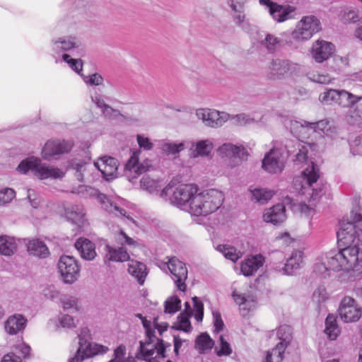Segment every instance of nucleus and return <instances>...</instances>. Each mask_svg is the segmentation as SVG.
I'll list each match as a JSON object with an SVG mask.
<instances>
[{
    "instance_id": "f257e3e1",
    "label": "nucleus",
    "mask_w": 362,
    "mask_h": 362,
    "mask_svg": "<svg viewBox=\"0 0 362 362\" xmlns=\"http://www.w3.org/2000/svg\"><path fill=\"white\" fill-rule=\"evenodd\" d=\"M223 199V193L215 189L197 192L189 206V212L194 216H206L216 211Z\"/></svg>"
},
{
    "instance_id": "f03ea898",
    "label": "nucleus",
    "mask_w": 362,
    "mask_h": 362,
    "mask_svg": "<svg viewBox=\"0 0 362 362\" xmlns=\"http://www.w3.org/2000/svg\"><path fill=\"white\" fill-rule=\"evenodd\" d=\"M319 178V169L316 165L312 163L303 172L300 177L294 179L293 185L299 193L302 194H308L310 197L315 200L323 194V190L327 189L325 185L322 188H314L313 184L316 183Z\"/></svg>"
},
{
    "instance_id": "7ed1b4c3",
    "label": "nucleus",
    "mask_w": 362,
    "mask_h": 362,
    "mask_svg": "<svg viewBox=\"0 0 362 362\" xmlns=\"http://www.w3.org/2000/svg\"><path fill=\"white\" fill-rule=\"evenodd\" d=\"M16 170L23 174L31 170L40 180L62 178L64 176V173L61 169L42 163L40 159L34 156L23 160Z\"/></svg>"
},
{
    "instance_id": "20e7f679",
    "label": "nucleus",
    "mask_w": 362,
    "mask_h": 362,
    "mask_svg": "<svg viewBox=\"0 0 362 362\" xmlns=\"http://www.w3.org/2000/svg\"><path fill=\"white\" fill-rule=\"evenodd\" d=\"M170 346V343H165L163 339L156 336L155 331L147 329L145 341L139 342V349L136 354V358L147 361L153 356L155 352L157 354L156 356L165 358V350Z\"/></svg>"
},
{
    "instance_id": "39448f33",
    "label": "nucleus",
    "mask_w": 362,
    "mask_h": 362,
    "mask_svg": "<svg viewBox=\"0 0 362 362\" xmlns=\"http://www.w3.org/2000/svg\"><path fill=\"white\" fill-rule=\"evenodd\" d=\"M168 261H158L157 266L164 272L170 273L177 288L182 292L187 289L188 271L184 262L176 257H166Z\"/></svg>"
},
{
    "instance_id": "423d86ee",
    "label": "nucleus",
    "mask_w": 362,
    "mask_h": 362,
    "mask_svg": "<svg viewBox=\"0 0 362 362\" xmlns=\"http://www.w3.org/2000/svg\"><path fill=\"white\" fill-rule=\"evenodd\" d=\"M339 230L337 233V238L345 245L354 243L362 232V215L354 211H351L349 218L342 219L339 222Z\"/></svg>"
},
{
    "instance_id": "0eeeda50",
    "label": "nucleus",
    "mask_w": 362,
    "mask_h": 362,
    "mask_svg": "<svg viewBox=\"0 0 362 362\" xmlns=\"http://www.w3.org/2000/svg\"><path fill=\"white\" fill-rule=\"evenodd\" d=\"M89 330L87 327L81 330L78 335L79 346L74 356L69 359V362H81L85 358L96 355H102L107 352L109 350L107 346L89 342Z\"/></svg>"
},
{
    "instance_id": "6e6552de",
    "label": "nucleus",
    "mask_w": 362,
    "mask_h": 362,
    "mask_svg": "<svg viewBox=\"0 0 362 362\" xmlns=\"http://www.w3.org/2000/svg\"><path fill=\"white\" fill-rule=\"evenodd\" d=\"M298 64L282 59H272L267 66V76L270 80H281L298 71Z\"/></svg>"
},
{
    "instance_id": "1a4fd4ad",
    "label": "nucleus",
    "mask_w": 362,
    "mask_h": 362,
    "mask_svg": "<svg viewBox=\"0 0 362 362\" xmlns=\"http://www.w3.org/2000/svg\"><path fill=\"white\" fill-rule=\"evenodd\" d=\"M321 30L320 20L315 16H307L297 23L291 36L296 40H308Z\"/></svg>"
},
{
    "instance_id": "9d476101",
    "label": "nucleus",
    "mask_w": 362,
    "mask_h": 362,
    "mask_svg": "<svg viewBox=\"0 0 362 362\" xmlns=\"http://www.w3.org/2000/svg\"><path fill=\"white\" fill-rule=\"evenodd\" d=\"M218 151L222 158L228 160V165L231 168L240 165L243 161L247 160L249 156L243 146L235 145L231 143L223 144Z\"/></svg>"
},
{
    "instance_id": "9b49d317",
    "label": "nucleus",
    "mask_w": 362,
    "mask_h": 362,
    "mask_svg": "<svg viewBox=\"0 0 362 362\" xmlns=\"http://www.w3.org/2000/svg\"><path fill=\"white\" fill-rule=\"evenodd\" d=\"M354 94L345 90L326 88L319 95L320 102L325 105L337 104L342 107H348L349 104L354 101Z\"/></svg>"
},
{
    "instance_id": "f8f14e48",
    "label": "nucleus",
    "mask_w": 362,
    "mask_h": 362,
    "mask_svg": "<svg viewBox=\"0 0 362 362\" xmlns=\"http://www.w3.org/2000/svg\"><path fill=\"white\" fill-rule=\"evenodd\" d=\"M198 187L194 184H181L175 190H171L173 195L170 197L172 204L178 207H189L192 197L197 192Z\"/></svg>"
},
{
    "instance_id": "ddd939ff",
    "label": "nucleus",
    "mask_w": 362,
    "mask_h": 362,
    "mask_svg": "<svg viewBox=\"0 0 362 362\" xmlns=\"http://www.w3.org/2000/svg\"><path fill=\"white\" fill-rule=\"evenodd\" d=\"M58 269L64 281L66 284H72L79 276V266L77 261L71 256L64 255L58 262Z\"/></svg>"
},
{
    "instance_id": "4468645a",
    "label": "nucleus",
    "mask_w": 362,
    "mask_h": 362,
    "mask_svg": "<svg viewBox=\"0 0 362 362\" xmlns=\"http://www.w3.org/2000/svg\"><path fill=\"white\" fill-rule=\"evenodd\" d=\"M285 157L281 149L272 148L267 153L262 160V168L271 174L281 173L284 168Z\"/></svg>"
},
{
    "instance_id": "2eb2a0df",
    "label": "nucleus",
    "mask_w": 362,
    "mask_h": 362,
    "mask_svg": "<svg viewBox=\"0 0 362 362\" xmlns=\"http://www.w3.org/2000/svg\"><path fill=\"white\" fill-rule=\"evenodd\" d=\"M259 4L269 9V14L276 22L281 23L294 18L296 7L293 6L279 5L271 0H259Z\"/></svg>"
},
{
    "instance_id": "dca6fc26",
    "label": "nucleus",
    "mask_w": 362,
    "mask_h": 362,
    "mask_svg": "<svg viewBox=\"0 0 362 362\" xmlns=\"http://www.w3.org/2000/svg\"><path fill=\"white\" fill-rule=\"evenodd\" d=\"M361 308L358 307L354 298L345 296L341 301L339 308V315L344 322L358 321L361 316Z\"/></svg>"
},
{
    "instance_id": "f3484780",
    "label": "nucleus",
    "mask_w": 362,
    "mask_h": 362,
    "mask_svg": "<svg viewBox=\"0 0 362 362\" xmlns=\"http://www.w3.org/2000/svg\"><path fill=\"white\" fill-rule=\"evenodd\" d=\"M196 115L199 119L203 121L206 126L215 128L222 126L229 117L224 112L204 108L197 110Z\"/></svg>"
},
{
    "instance_id": "a211bd4d",
    "label": "nucleus",
    "mask_w": 362,
    "mask_h": 362,
    "mask_svg": "<svg viewBox=\"0 0 362 362\" xmlns=\"http://www.w3.org/2000/svg\"><path fill=\"white\" fill-rule=\"evenodd\" d=\"M118 160L110 156H103L96 162H94L93 167L97 168L106 180L116 178L118 173Z\"/></svg>"
},
{
    "instance_id": "6ab92c4d",
    "label": "nucleus",
    "mask_w": 362,
    "mask_h": 362,
    "mask_svg": "<svg viewBox=\"0 0 362 362\" xmlns=\"http://www.w3.org/2000/svg\"><path fill=\"white\" fill-rule=\"evenodd\" d=\"M152 168L151 160H146L142 163H139L138 158L134 155L124 165V175L130 182H132L139 175Z\"/></svg>"
},
{
    "instance_id": "aec40b11",
    "label": "nucleus",
    "mask_w": 362,
    "mask_h": 362,
    "mask_svg": "<svg viewBox=\"0 0 362 362\" xmlns=\"http://www.w3.org/2000/svg\"><path fill=\"white\" fill-rule=\"evenodd\" d=\"M334 49V45L332 42L317 40L313 44L311 55L316 62L322 63L332 55Z\"/></svg>"
},
{
    "instance_id": "412c9836",
    "label": "nucleus",
    "mask_w": 362,
    "mask_h": 362,
    "mask_svg": "<svg viewBox=\"0 0 362 362\" xmlns=\"http://www.w3.org/2000/svg\"><path fill=\"white\" fill-rule=\"evenodd\" d=\"M97 199L100 203L102 208L109 214H112L115 216L119 217L128 222L135 223L133 218L127 214L124 208L120 207L117 204L111 201L105 194L98 193Z\"/></svg>"
},
{
    "instance_id": "4be33fe9",
    "label": "nucleus",
    "mask_w": 362,
    "mask_h": 362,
    "mask_svg": "<svg viewBox=\"0 0 362 362\" xmlns=\"http://www.w3.org/2000/svg\"><path fill=\"white\" fill-rule=\"evenodd\" d=\"M72 146L68 141H48L42 148V157L46 160H50L54 156L69 152Z\"/></svg>"
},
{
    "instance_id": "5701e85b",
    "label": "nucleus",
    "mask_w": 362,
    "mask_h": 362,
    "mask_svg": "<svg viewBox=\"0 0 362 362\" xmlns=\"http://www.w3.org/2000/svg\"><path fill=\"white\" fill-rule=\"evenodd\" d=\"M141 187L150 194H158L161 198L165 199L175 187V183L171 181L160 190L161 186L158 180L151 179L148 176H144L141 180Z\"/></svg>"
},
{
    "instance_id": "b1692460",
    "label": "nucleus",
    "mask_w": 362,
    "mask_h": 362,
    "mask_svg": "<svg viewBox=\"0 0 362 362\" xmlns=\"http://www.w3.org/2000/svg\"><path fill=\"white\" fill-rule=\"evenodd\" d=\"M81 42L74 36H62L54 38L51 41L52 50L56 53L69 52L78 48Z\"/></svg>"
},
{
    "instance_id": "393cba45",
    "label": "nucleus",
    "mask_w": 362,
    "mask_h": 362,
    "mask_svg": "<svg viewBox=\"0 0 362 362\" xmlns=\"http://www.w3.org/2000/svg\"><path fill=\"white\" fill-rule=\"evenodd\" d=\"M286 208L283 204H277L264 211V221L273 225H279L286 220Z\"/></svg>"
},
{
    "instance_id": "a878e982",
    "label": "nucleus",
    "mask_w": 362,
    "mask_h": 362,
    "mask_svg": "<svg viewBox=\"0 0 362 362\" xmlns=\"http://www.w3.org/2000/svg\"><path fill=\"white\" fill-rule=\"evenodd\" d=\"M322 259L326 261L328 268L333 271H339L344 267L346 268V261L341 250H332L322 255Z\"/></svg>"
},
{
    "instance_id": "bb28decb",
    "label": "nucleus",
    "mask_w": 362,
    "mask_h": 362,
    "mask_svg": "<svg viewBox=\"0 0 362 362\" xmlns=\"http://www.w3.org/2000/svg\"><path fill=\"white\" fill-rule=\"evenodd\" d=\"M75 247L84 259L92 260L96 256L95 244L87 238L78 239Z\"/></svg>"
},
{
    "instance_id": "cd10ccee",
    "label": "nucleus",
    "mask_w": 362,
    "mask_h": 362,
    "mask_svg": "<svg viewBox=\"0 0 362 362\" xmlns=\"http://www.w3.org/2000/svg\"><path fill=\"white\" fill-rule=\"evenodd\" d=\"M27 320L21 314L10 316L5 322V330L9 334H16L23 330L26 326Z\"/></svg>"
},
{
    "instance_id": "c85d7f7f",
    "label": "nucleus",
    "mask_w": 362,
    "mask_h": 362,
    "mask_svg": "<svg viewBox=\"0 0 362 362\" xmlns=\"http://www.w3.org/2000/svg\"><path fill=\"white\" fill-rule=\"evenodd\" d=\"M264 257L261 255L252 256L242 262L240 270L245 276L253 275L263 265Z\"/></svg>"
},
{
    "instance_id": "c756f323",
    "label": "nucleus",
    "mask_w": 362,
    "mask_h": 362,
    "mask_svg": "<svg viewBox=\"0 0 362 362\" xmlns=\"http://www.w3.org/2000/svg\"><path fill=\"white\" fill-rule=\"evenodd\" d=\"M286 128L289 129L291 132L297 138H304L309 127L307 125L309 122L302 120L297 121L291 118H286L283 121Z\"/></svg>"
},
{
    "instance_id": "7c9ffc66",
    "label": "nucleus",
    "mask_w": 362,
    "mask_h": 362,
    "mask_svg": "<svg viewBox=\"0 0 362 362\" xmlns=\"http://www.w3.org/2000/svg\"><path fill=\"white\" fill-rule=\"evenodd\" d=\"M30 255L40 258H46L49 255V250L46 244L37 239H32L26 244Z\"/></svg>"
},
{
    "instance_id": "2f4dec72",
    "label": "nucleus",
    "mask_w": 362,
    "mask_h": 362,
    "mask_svg": "<svg viewBox=\"0 0 362 362\" xmlns=\"http://www.w3.org/2000/svg\"><path fill=\"white\" fill-rule=\"evenodd\" d=\"M66 218L72 223L81 226L85 221L84 208L81 204H73L64 209Z\"/></svg>"
},
{
    "instance_id": "473e14b6",
    "label": "nucleus",
    "mask_w": 362,
    "mask_h": 362,
    "mask_svg": "<svg viewBox=\"0 0 362 362\" xmlns=\"http://www.w3.org/2000/svg\"><path fill=\"white\" fill-rule=\"evenodd\" d=\"M354 245L347 246L345 248L341 250V254L346 261V269H348L352 267L358 259V255L361 250H362V243L359 245L358 242L356 241L353 243Z\"/></svg>"
},
{
    "instance_id": "72a5a7b5",
    "label": "nucleus",
    "mask_w": 362,
    "mask_h": 362,
    "mask_svg": "<svg viewBox=\"0 0 362 362\" xmlns=\"http://www.w3.org/2000/svg\"><path fill=\"white\" fill-rule=\"evenodd\" d=\"M302 263L303 252L295 251L286 260L284 267L282 268V273L286 275H293L300 267Z\"/></svg>"
},
{
    "instance_id": "f704fd0d",
    "label": "nucleus",
    "mask_w": 362,
    "mask_h": 362,
    "mask_svg": "<svg viewBox=\"0 0 362 362\" xmlns=\"http://www.w3.org/2000/svg\"><path fill=\"white\" fill-rule=\"evenodd\" d=\"M128 272L141 285L147 275L146 266L142 262L131 260L128 264Z\"/></svg>"
},
{
    "instance_id": "c9c22d12",
    "label": "nucleus",
    "mask_w": 362,
    "mask_h": 362,
    "mask_svg": "<svg viewBox=\"0 0 362 362\" xmlns=\"http://www.w3.org/2000/svg\"><path fill=\"white\" fill-rule=\"evenodd\" d=\"M189 142L188 141L173 143L165 140H160L158 141V147L167 155H175L189 146Z\"/></svg>"
},
{
    "instance_id": "e433bc0d",
    "label": "nucleus",
    "mask_w": 362,
    "mask_h": 362,
    "mask_svg": "<svg viewBox=\"0 0 362 362\" xmlns=\"http://www.w3.org/2000/svg\"><path fill=\"white\" fill-rule=\"evenodd\" d=\"M106 252L105 259L113 262H124L129 259V255L124 247L118 248L106 245L105 247Z\"/></svg>"
},
{
    "instance_id": "4c0bfd02",
    "label": "nucleus",
    "mask_w": 362,
    "mask_h": 362,
    "mask_svg": "<svg viewBox=\"0 0 362 362\" xmlns=\"http://www.w3.org/2000/svg\"><path fill=\"white\" fill-rule=\"evenodd\" d=\"M69 168L75 171L74 174L78 180L83 181L84 177L88 175L90 169L92 168L93 166L89 162L74 160L70 163Z\"/></svg>"
},
{
    "instance_id": "58836bf2",
    "label": "nucleus",
    "mask_w": 362,
    "mask_h": 362,
    "mask_svg": "<svg viewBox=\"0 0 362 362\" xmlns=\"http://www.w3.org/2000/svg\"><path fill=\"white\" fill-rule=\"evenodd\" d=\"M259 44L269 53L273 54L283 46V40L273 34L267 33Z\"/></svg>"
},
{
    "instance_id": "ea45409f",
    "label": "nucleus",
    "mask_w": 362,
    "mask_h": 362,
    "mask_svg": "<svg viewBox=\"0 0 362 362\" xmlns=\"http://www.w3.org/2000/svg\"><path fill=\"white\" fill-rule=\"evenodd\" d=\"M233 298L236 304L240 306V310L242 312L243 315H246L255 305L254 300L244 294H239L236 292H233Z\"/></svg>"
},
{
    "instance_id": "a19ab883",
    "label": "nucleus",
    "mask_w": 362,
    "mask_h": 362,
    "mask_svg": "<svg viewBox=\"0 0 362 362\" xmlns=\"http://www.w3.org/2000/svg\"><path fill=\"white\" fill-rule=\"evenodd\" d=\"M325 333L329 339L334 340L340 333V329L337 323V318L334 315L329 314L325 320Z\"/></svg>"
},
{
    "instance_id": "79ce46f5",
    "label": "nucleus",
    "mask_w": 362,
    "mask_h": 362,
    "mask_svg": "<svg viewBox=\"0 0 362 362\" xmlns=\"http://www.w3.org/2000/svg\"><path fill=\"white\" fill-rule=\"evenodd\" d=\"M214 346V341L207 333H202L196 339L195 349L200 354L210 351Z\"/></svg>"
},
{
    "instance_id": "37998d69",
    "label": "nucleus",
    "mask_w": 362,
    "mask_h": 362,
    "mask_svg": "<svg viewBox=\"0 0 362 362\" xmlns=\"http://www.w3.org/2000/svg\"><path fill=\"white\" fill-rule=\"evenodd\" d=\"M17 244L13 238L9 236L0 237V254L10 256L16 250Z\"/></svg>"
},
{
    "instance_id": "c03bdc74",
    "label": "nucleus",
    "mask_w": 362,
    "mask_h": 362,
    "mask_svg": "<svg viewBox=\"0 0 362 362\" xmlns=\"http://www.w3.org/2000/svg\"><path fill=\"white\" fill-rule=\"evenodd\" d=\"M217 250L221 252L226 259L233 262L239 259L243 255L240 251L228 245H219L217 247Z\"/></svg>"
},
{
    "instance_id": "a18cd8bd",
    "label": "nucleus",
    "mask_w": 362,
    "mask_h": 362,
    "mask_svg": "<svg viewBox=\"0 0 362 362\" xmlns=\"http://www.w3.org/2000/svg\"><path fill=\"white\" fill-rule=\"evenodd\" d=\"M286 347L283 344H277L271 351H268L264 362H281Z\"/></svg>"
},
{
    "instance_id": "49530a36",
    "label": "nucleus",
    "mask_w": 362,
    "mask_h": 362,
    "mask_svg": "<svg viewBox=\"0 0 362 362\" xmlns=\"http://www.w3.org/2000/svg\"><path fill=\"white\" fill-rule=\"evenodd\" d=\"M277 337L280 340L279 344H283L287 347L292 339L291 327L286 325L280 326L277 331Z\"/></svg>"
},
{
    "instance_id": "de8ad7c7",
    "label": "nucleus",
    "mask_w": 362,
    "mask_h": 362,
    "mask_svg": "<svg viewBox=\"0 0 362 362\" xmlns=\"http://www.w3.org/2000/svg\"><path fill=\"white\" fill-rule=\"evenodd\" d=\"M354 101L349 104L348 108H354L351 117H354L357 122H362V96L354 94Z\"/></svg>"
},
{
    "instance_id": "09e8293b",
    "label": "nucleus",
    "mask_w": 362,
    "mask_h": 362,
    "mask_svg": "<svg viewBox=\"0 0 362 362\" xmlns=\"http://www.w3.org/2000/svg\"><path fill=\"white\" fill-rule=\"evenodd\" d=\"M181 308V300L176 296L169 297L164 303V311L165 313L174 314Z\"/></svg>"
},
{
    "instance_id": "8fccbe9b",
    "label": "nucleus",
    "mask_w": 362,
    "mask_h": 362,
    "mask_svg": "<svg viewBox=\"0 0 362 362\" xmlns=\"http://www.w3.org/2000/svg\"><path fill=\"white\" fill-rule=\"evenodd\" d=\"M307 125L309 127V131L319 134L322 132L327 136L329 135L328 132L330 130V126L327 119H322L316 122H309Z\"/></svg>"
},
{
    "instance_id": "3c124183",
    "label": "nucleus",
    "mask_w": 362,
    "mask_h": 362,
    "mask_svg": "<svg viewBox=\"0 0 362 362\" xmlns=\"http://www.w3.org/2000/svg\"><path fill=\"white\" fill-rule=\"evenodd\" d=\"M194 146V143H192L191 147ZM212 149L213 144L209 139L199 141L195 144V151L198 156H207Z\"/></svg>"
},
{
    "instance_id": "603ef678",
    "label": "nucleus",
    "mask_w": 362,
    "mask_h": 362,
    "mask_svg": "<svg viewBox=\"0 0 362 362\" xmlns=\"http://www.w3.org/2000/svg\"><path fill=\"white\" fill-rule=\"evenodd\" d=\"M252 194L257 202L264 204L273 197L274 192L266 189H255Z\"/></svg>"
},
{
    "instance_id": "864d4df0",
    "label": "nucleus",
    "mask_w": 362,
    "mask_h": 362,
    "mask_svg": "<svg viewBox=\"0 0 362 362\" xmlns=\"http://www.w3.org/2000/svg\"><path fill=\"white\" fill-rule=\"evenodd\" d=\"M126 351V346L123 344H120L115 349L113 358L108 362H134V359L131 357L124 358Z\"/></svg>"
},
{
    "instance_id": "5fc2aeb1",
    "label": "nucleus",
    "mask_w": 362,
    "mask_h": 362,
    "mask_svg": "<svg viewBox=\"0 0 362 362\" xmlns=\"http://www.w3.org/2000/svg\"><path fill=\"white\" fill-rule=\"evenodd\" d=\"M61 302L64 310H70L72 313L79 310L78 299L74 296H64L62 298Z\"/></svg>"
},
{
    "instance_id": "6e6d98bb",
    "label": "nucleus",
    "mask_w": 362,
    "mask_h": 362,
    "mask_svg": "<svg viewBox=\"0 0 362 362\" xmlns=\"http://www.w3.org/2000/svg\"><path fill=\"white\" fill-rule=\"evenodd\" d=\"M330 271L331 269L330 268H328L327 262L322 259V255L319 259V262L315 264L313 272L322 278H327V276H329Z\"/></svg>"
},
{
    "instance_id": "4d7b16f0",
    "label": "nucleus",
    "mask_w": 362,
    "mask_h": 362,
    "mask_svg": "<svg viewBox=\"0 0 362 362\" xmlns=\"http://www.w3.org/2000/svg\"><path fill=\"white\" fill-rule=\"evenodd\" d=\"M191 316L180 314L177 317V323L175 325V328L177 330H182L185 332H189L192 330V325L189 321Z\"/></svg>"
},
{
    "instance_id": "13d9d810",
    "label": "nucleus",
    "mask_w": 362,
    "mask_h": 362,
    "mask_svg": "<svg viewBox=\"0 0 362 362\" xmlns=\"http://www.w3.org/2000/svg\"><path fill=\"white\" fill-rule=\"evenodd\" d=\"M62 59L69 65L72 70L75 71L81 76V71L83 68V63L81 59H71L68 54H63Z\"/></svg>"
},
{
    "instance_id": "bf43d9fd",
    "label": "nucleus",
    "mask_w": 362,
    "mask_h": 362,
    "mask_svg": "<svg viewBox=\"0 0 362 362\" xmlns=\"http://www.w3.org/2000/svg\"><path fill=\"white\" fill-rule=\"evenodd\" d=\"M308 78L311 81L320 84H328L332 78L329 74H320L317 72H312L308 74Z\"/></svg>"
},
{
    "instance_id": "052dcab7",
    "label": "nucleus",
    "mask_w": 362,
    "mask_h": 362,
    "mask_svg": "<svg viewBox=\"0 0 362 362\" xmlns=\"http://www.w3.org/2000/svg\"><path fill=\"white\" fill-rule=\"evenodd\" d=\"M81 77L84 83L88 86H100L103 83V78L102 76L98 73H95L90 75H83L81 74Z\"/></svg>"
},
{
    "instance_id": "680f3d73",
    "label": "nucleus",
    "mask_w": 362,
    "mask_h": 362,
    "mask_svg": "<svg viewBox=\"0 0 362 362\" xmlns=\"http://www.w3.org/2000/svg\"><path fill=\"white\" fill-rule=\"evenodd\" d=\"M193 307L194 312V317L197 322H202L204 317V305L199 298L194 296L192 298Z\"/></svg>"
},
{
    "instance_id": "e2e57ef3",
    "label": "nucleus",
    "mask_w": 362,
    "mask_h": 362,
    "mask_svg": "<svg viewBox=\"0 0 362 362\" xmlns=\"http://www.w3.org/2000/svg\"><path fill=\"white\" fill-rule=\"evenodd\" d=\"M220 349L215 348L216 354L218 356H229L232 353V348L230 344L224 339L223 336L220 337Z\"/></svg>"
},
{
    "instance_id": "0e129e2a",
    "label": "nucleus",
    "mask_w": 362,
    "mask_h": 362,
    "mask_svg": "<svg viewBox=\"0 0 362 362\" xmlns=\"http://www.w3.org/2000/svg\"><path fill=\"white\" fill-rule=\"evenodd\" d=\"M232 18L235 25L244 28L247 24L244 8H236V11H232Z\"/></svg>"
},
{
    "instance_id": "69168bd1",
    "label": "nucleus",
    "mask_w": 362,
    "mask_h": 362,
    "mask_svg": "<svg viewBox=\"0 0 362 362\" xmlns=\"http://www.w3.org/2000/svg\"><path fill=\"white\" fill-rule=\"evenodd\" d=\"M16 196V192L11 188H5L0 191V204L9 203Z\"/></svg>"
},
{
    "instance_id": "338daca9",
    "label": "nucleus",
    "mask_w": 362,
    "mask_h": 362,
    "mask_svg": "<svg viewBox=\"0 0 362 362\" xmlns=\"http://www.w3.org/2000/svg\"><path fill=\"white\" fill-rule=\"evenodd\" d=\"M327 298V293L324 287H319L315 289L313 294V301L319 305Z\"/></svg>"
},
{
    "instance_id": "774afa93",
    "label": "nucleus",
    "mask_w": 362,
    "mask_h": 362,
    "mask_svg": "<svg viewBox=\"0 0 362 362\" xmlns=\"http://www.w3.org/2000/svg\"><path fill=\"white\" fill-rule=\"evenodd\" d=\"M117 240L119 243L121 244V247H124V245L134 246L136 245V242L122 230L117 234Z\"/></svg>"
}]
</instances>
